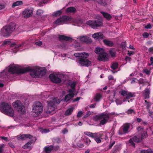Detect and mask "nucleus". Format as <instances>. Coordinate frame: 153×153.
I'll list each match as a JSON object with an SVG mask.
<instances>
[{
	"instance_id": "1",
	"label": "nucleus",
	"mask_w": 153,
	"mask_h": 153,
	"mask_svg": "<svg viewBox=\"0 0 153 153\" xmlns=\"http://www.w3.org/2000/svg\"><path fill=\"white\" fill-rule=\"evenodd\" d=\"M9 72L13 74H23L27 72H29L31 76L34 78L41 77L46 74L44 70L40 68L32 69L30 67L21 68L18 66L10 67L8 69Z\"/></svg>"
},
{
	"instance_id": "2",
	"label": "nucleus",
	"mask_w": 153,
	"mask_h": 153,
	"mask_svg": "<svg viewBox=\"0 0 153 153\" xmlns=\"http://www.w3.org/2000/svg\"><path fill=\"white\" fill-rule=\"evenodd\" d=\"M74 56L79 59L78 63L81 66L88 67L91 65V62L86 59L89 56L88 53H76L74 54Z\"/></svg>"
},
{
	"instance_id": "3",
	"label": "nucleus",
	"mask_w": 153,
	"mask_h": 153,
	"mask_svg": "<svg viewBox=\"0 0 153 153\" xmlns=\"http://www.w3.org/2000/svg\"><path fill=\"white\" fill-rule=\"evenodd\" d=\"M16 26V24L13 22L4 26L1 30V35L4 37L9 36L15 30Z\"/></svg>"
},
{
	"instance_id": "4",
	"label": "nucleus",
	"mask_w": 153,
	"mask_h": 153,
	"mask_svg": "<svg viewBox=\"0 0 153 153\" xmlns=\"http://www.w3.org/2000/svg\"><path fill=\"white\" fill-rule=\"evenodd\" d=\"M0 110L2 112L11 117L14 116V111L11 105L5 102L0 104Z\"/></svg>"
},
{
	"instance_id": "5",
	"label": "nucleus",
	"mask_w": 153,
	"mask_h": 153,
	"mask_svg": "<svg viewBox=\"0 0 153 153\" xmlns=\"http://www.w3.org/2000/svg\"><path fill=\"white\" fill-rule=\"evenodd\" d=\"M111 114V113L104 112L96 115L94 119L95 121H97L100 120H101L100 125H103L108 122L110 118V115Z\"/></svg>"
},
{
	"instance_id": "6",
	"label": "nucleus",
	"mask_w": 153,
	"mask_h": 153,
	"mask_svg": "<svg viewBox=\"0 0 153 153\" xmlns=\"http://www.w3.org/2000/svg\"><path fill=\"white\" fill-rule=\"evenodd\" d=\"M96 20H89L86 22V24L94 29H96L102 26V18L99 15L96 16Z\"/></svg>"
},
{
	"instance_id": "7",
	"label": "nucleus",
	"mask_w": 153,
	"mask_h": 153,
	"mask_svg": "<svg viewBox=\"0 0 153 153\" xmlns=\"http://www.w3.org/2000/svg\"><path fill=\"white\" fill-rule=\"evenodd\" d=\"M12 105L14 108L19 112L24 113L25 111V107L23 105L19 100H17L13 103Z\"/></svg>"
},
{
	"instance_id": "8",
	"label": "nucleus",
	"mask_w": 153,
	"mask_h": 153,
	"mask_svg": "<svg viewBox=\"0 0 153 153\" xmlns=\"http://www.w3.org/2000/svg\"><path fill=\"white\" fill-rule=\"evenodd\" d=\"M49 77L51 80L53 82L58 83L61 82L62 78L63 77V75L62 74L55 75L53 74H51L50 75Z\"/></svg>"
},
{
	"instance_id": "9",
	"label": "nucleus",
	"mask_w": 153,
	"mask_h": 153,
	"mask_svg": "<svg viewBox=\"0 0 153 153\" xmlns=\"http://www.w3.org/2000/svg\"><path fill=\"white\" fill-rule=\"evenodd\" d=\"M131 125L129 123H126L124 124L121 127L119 130L118 133V134L121 135L123 134H125L128 132V130Z\"/></svg>"
},
{
	"instance_id": "10",
	"label": "nucleus",
	"mask_w": 153,
	"mask_h": 153,
	"mask_svg": "<svg viewBox=\"0 0 153 153\" xmlns=\"http://www.w3.org/2000/svg\"><path fill=\"white\" fill-rule=\"evenodd\" d=\"M43 111V106L42 104L39 102H36L33 107V111L36 114L41 113Z\"/></svg>"
},
{
	"instance_id": "11",
	"label": "nucleus",
	"mask_w": 153,
	"mask_h": 153,
	"mask_svg": "<svg viewBox=\"0 0 153 153\" xmlns=\"http://www.w3.org/2000/svg\"><path fill=\"white\" fill-rule=\"evenodd\" d=\"M56 111L55 107V102L52 101H50L48 104V110L47 113L52 114L54 113Z\"/></svg>"
},
{
	"instance_id": "12",
	"label": "nucleus",
	"mask_w": 153,
	"mask_h": 153,
	"mask_svg": "<svg viewBox=\"0 0 153 153\" xmlns=\"http://www.w3.org/2000/svg\"><path fill=\"white\" fill-rule=\"evenodd\" d=\"M70 19V17L68 16H63L57 19L55 22V23L57 25H60L68 21Z\"/></svg>"
},
{
	"instance_id": "13",
	"label": "nucleus",
	"mask_w": 153,
	"mask_h": 153,
	"mask_svg": "<svg viewBox=\"0 0 153 153\" xmlns=\"http://www.w3.org/2000/svg\"><path fill=\"white\" fill-rule=\"evenodd\" d=\"M77 39L81 42L86 44H90L92 42L91 39L86 36H80Z\"/></svg>"
},
{
	"instance_id": "14",
	"label": "nucleus",
	"mask_w": 153,
	"mask_h": 153,
	"mask_svg": "<svg viewBox=\"0 0 153 153\" xmlns=\"http://www.w3.org/2000/svg\"><path fill=\"white\" fill-rule=\"evenodd\" d=\"M33 11L31 8H27L22 12V14L25 18H28L32 15Z\"/></svg>"
},
{
	"instance_id": "15",
	"label": "nucleus",
	"mask_w": 153,
	"mask_h": 153,
	"mask_svg": "<svg viewBox=\"0 0 153 153\" xmlns=\"http://www.w3.org/2000/svg\"><path fill=\"white\" fill-rule=\"evenodd\" d=\"M98 59L104 62L107 61L108 59V54L105 53L102 54H100L99 55Z\"/></svg>"
},
{
	"instance_id": "16",
	"label": "nucleus",
	"mask_w": 153,
	"mask_h": 153,
	"mask_svg": "<svg viewBox=\"0 0 153 153\" xmlns=\"http://www.w3.org/2000/svg\"><path fill=\"white\" fill-rule=\"evenodd\" d=\"M102 95L100 93H97L94 96L91 102H92L93 101H95L96 102H99L102 98Z\"/></svg>"
},
{
	"instance_id": "17",
	"label": "nucleus",
	"mask_w": 153,
	"mask_h": 153,
	"mask_svg": "<svg viewBox=\"0 0 153 153\" xmlns=\"http://www.w3.org/2000/svg\"><path fill=\"white\" fill-rule=\"evenodd\" d=\"M92 37L95 39H102L104 37V35L101 33H97L94 34Z\"/></svg>"
},
{
	"instance_id": "18",
	"label": "nucleus",
	"mask_w": 153,
	"mask_h": 153,
	"mask_svg": "<svg viewBox=\"0 0 153 153\" xmlns=\"http://www.w3.org/2000/svg\"><path fill=\"white\" fill-rule=\"evenodd\" d=\"M58 39L60 41H71L72 40V39L70 37L65 36L63 35H59L58 37Z\"/></svg>"
},
{
	"instance_id": "19",
	"label": "nucleus",
	"mask_w": 153,
	"mask_h": 153,
	"mask_svg": "<svg viewBox=\"0 0 153 153\" xmlns=\"http://www.w3.org/2000/svg\"><path fill=\"white\" fill-rule=\"evenodd\" d=\"M100 13L102 15L103 17L106 19L107 20L109 21L111 19L112 17L110 14L103 11H100Z\"/></svg>"
},
{
	"instance_id": "20",
	"label": "nucleus",
	"mask_w": 153,
	"mask_h": 153,
	"mask_svg": "<svg viewBox=\"0 0 153 153\" xmlns=\"http://www.w3.org/2000/svg\"><path fill=\"white\" fill-rule=\"evenodd\" d=\"M103 42L104 44L107 46L109 47H112L114 45V43L113 42L107 39H103Z\"/></svg>"
},
{
	"instance_id": "21",
	"label": "nucleus",
	"mask_w": 153,
	"mask_h": 153,
	"mask_svg": "<svg viewBox=\"0 0 153 153\" xmlns=\"http://www.w3.org/2000/svg\"><path fill=\"white\" fill-rule=\"evenodd\" d=\"M74 93L69 94L66 95L65 97L64 101L65 102H67L69 101L72 98L74 97Z\"/></svg>"
},
{
	"instance_id": "22",
	"label": "nucleus",
	"mask_w": 153,
	"mask_h": 153,
	"mask_svg": "<svg viewBox=\"0 0 153 153\" xmlns=\"http://www.w3.org/2000/svg\"><path fill=\"white\" fill-rule=\"evenodd\" d=\"M76 11V8L73 7H71L67 8L65 10V12L67 13H75Z\"/></svg>"
},
{
	"instance_id": "23",
	"label": "nucleus",
	"mask_w": 153,
	"mask_h": 153,
	"mask_svg": "<svg viewBox=\"0 0 153 153\" xmlns=\"http://www.w3.org/2000/svg\"><path fill=\"white\" fill-rule=\"evenodd\" d=\"M95 52L99 55L105 53L104 50L103 48H100L99 47L97 48L95 50Z\"/></svg>"
},
{
	"instance_id": "24",
	"label": "nucleus",
	"mask_w": 153,
	"mask_h": 153,
	"mask_svg": "<svg viewBox=\"0 0 153 153\" xmlns=\"http://www.w3.org/2000/svg\"><path fill=\"white\" fill-rule=\"evenodd\" d=\"M53 149L52 146H45L44 148L45 152L47 153H50L51 151Z\"/></svg>"
},
{
	"instance_id": "25",
	"label": "nucleus",
	"mask_w": 153,
	"mask_h": 153,
	"mask_svg": "<svg viewBox=\"0 0 153 153\" xmlns=\"http://www.w3.org/2000/svg\"><path fill=\"white\" fill-rule=\"evenodd\" d=\"M144 94V99H148L149 98V94L150 91L148 88H146L145 89Z\"/></svg>"
},
{
	"instance_id": "26",
	"label": "nucleus",
	"mask_w": 153,
	"mask_h": 153,
	"mask_svg": "<svg viewBox=\"0 0 153 153\" xmlns=\"http://www.w3.org/2000/svg\"><path fill=\"white\" fill-rule=\"evenodd\" d=\"M74 109V108L73 107H71V108H68L65 112V115L67 116L71 115Z\"/></svg>"
},
{
	"instance_id": "27",
	"label": "nucleus",
	"mask_w": 153,
	"mask_h": 153,
	"mask_svg": "<svg viewBox=\"0 0 153 153\" xmlns=\"http://www.w3.org/2000/svg\"><path fill=\"white\" fill-rule=\"evenodd\" d=\"M132 138L133 141L136 143H139L142 141V139L140 136L138 137L136 136H135L133 137Z\"/></svg>"
},
{
	"instance_id": "28",
	"label": "nucleus",
	"mask_w": 153,
	"mask_h": 153,
	"mask_svg": "<svg viewBox=\"0 0 153 153\" xmlns=\"http://www.w3.org/2000/svg\"><path fill=\"white\" fill-rule=\"evenodd\" d=\"M96 1L101 6L105 7L107 5V2L105 0H97Z\"/></svg>"
},
{
	"instance_id": "29",
	"label": "nucleus",
	"mask_w": 153,
	"mask_h": 153,
	"mask_svg": "<svg viewBox=\"0 0 153 153\" xmlns=\"http://www.w3.org/2000/svg\"><path fill=\"white\" fill-rule=\"evenodd\" d=\"M84 133L85 134L92 138H93L97 137V133H92L86 131L84 132Z\"/></svg>"
},
{
	"instance_id": "30",
	"label": "nucleus",
	"mask_w": 153,
	"mask_h": 153,
	"mask_svg": "<svg viewBox=\"0 0 153 153\" xmlns=\"http://www.w3.org/2000/svg\"><path fill=\"white\" fill-rule=\"evenodd\" d=\"M23 4V2L22 1H19L13 3L12 7L13 8L15 7L16 6H17Z\"/></svg>"
},
{
	"instance_id": "31",
	"label": "nucleus",
	"mask_w": 153,
	"mask_h": 153,
	"mask_svg": "<svg viewBox=\"0 0 153 153\" xmlns=\"http://www.w3.org/2000/svg\"><path fill=\"white\" fill-rule=\"evenodd\" d=\"M84 142L87 146H88L91 142V140L88 137H85L83 139Z\"/></svg>"
},
{
	"instance_id": "32",
	"label": "nucleus",
	"mask_w": 153,
	"mask_h": 153,
	"mask_svg": "<svg viewBox=\"0 0 153 153\" xmlns=\"http://www.w3.org/2000/svg\"><path fill=\"white\" fill-rule=\"evenodd\" d=\"M101 134H100L99 136L98 135L97 133V137H94L95 141L98 143H100L101 142V140L100 138V137H101Z\"/></svg>"
},
{
	"instance_id": "33",
	"label": "nucleus",
	"mask_w": 153,
	"mask_h": 153,
	"mask_svg": "<svg viewBox=\"0 0 153 153\" xmlns=\"http://www.w3.org/2000/svg\"><path fill=\"white\" fill-rule=\"evenodd\" d=\"M111 68L113 70L117 69L118 67V64L117 62H114L112 64L111 66Z\"/></svg>"
},
{
	"instance_id": "34",
	"label": "nucleus",
	"mask_w": 153,
	"mask_h": 153,
	"mask_svg": "<svg viewBox=\"0 0 153 153\" xmlns=\"http://www.w3.org/2000/svg\"><path fill=\"white\" fill-rule=\"evenodd\" d=\"M147 136V134L146 132L144 131L141 133V135L140 137L143 140L144 138H146Z\"/></svg>"
},
{
	"instance_id": "35",
	"label": "nucleus",
	"mask_w": 153,
	"mask_h": 153,
	"mask_svg": "<svg viewBox=\"0 0 153 153\" xmlns=\"http://www.w3.org/2000/svg\"><path fill=\"white\" fill-rule=\"evenodd\" d=\"M119 149V146L118 145L115 146L111 153H117Z\"/></svg>"
},
{
	"instance_id": "36",
	"label": "nucleus",
	"mask_w": 153,
	"mask_h": 153,
	"mask_svg": "<svg viewBox=\"0 0 153 153\" xmlns=\"http://www.w3.org/2000/svg\"><path fill=\"white\" fill-rule=\"evenodd\" d=\"M135 96L134 94L132 93H131L129 92L127 93V95H126V99L127 100L129 99L130 98L133 97Z\"/></svg>"
},
{
	"instance_id": "37",
	"label": "nucleus",
	"mask_w": 153,
	"mask_h": 153,
	"mask_svg": "<svg viewBox=\"0 0 153 153\" xmlns=\"http://www.w3.org/2000/svg\"><path fill=\"white\" fill-rule=\"evenodd\" d=\"M127 93V91L125 90H122L119 92L120 94L124 96H126Z\"/></svg>"
},
{
	"instance_id": "38",
	"label": "nucleus",
	"mask_w": 153,
	"mask_h": 153,
	"mask_svg": "<svg viewBox=\"0 0 153 153\" xmlns=\"http://www.w3.org/2000/svg\"><path fill=\"white\" fill-rule=\"evenodd\" d=\"M128 143L130 144V145L133 146L134 147H135V144L134 143V142L133 140L132 139V138H131L130 139V140L128 141Z\"/></svg>"
},
{
	"instance_id": "39",
	"label": "nucleus",
	"mask_w": 153,
	"mask_h": 153,
	"mask_svg": "<svg viewBox=\"0 0 153 153\" xmlns=\"http://www.w3.org/2000/svg\"><path fill=\"white\" fill-rule=\"evenodd\" d=\"M152 151L150 149H148L146 150H142L140 152V153H152Z\"/></svg>"
},
{
	"instance_id": "40",
	"label": "nucleus",
	"mask_w": 153,
	"mask_h": 153,
	"mask_svg": "<svg viewBox=\"0 0 153 153\" xmlns=\"http://www.w3.org/2000/svg\"><path fill=\"white\" fill-rule=\"evenodd\" d=\"M62 12L61 10H59L55 13L53 15L56 17L59 16L61 14Z\"/></svg>"
},
{
	"instance_id": "41",
	"label": "nucleus",
	"mask_w": 153,
	"mask_h": 153,
	"mask_svg": "<svg viewBox=\"0 0 153 153\" xmlns=\"http://www.w3.org/2000/svg\"><path fill=\"white\" fill-rule=\"evenodd\" d=\"M110 55L112 57H114L115 56V52L113 50H110L109 51Z\"/></svg>"
},
{
	"instance_id": "42",
	"label": "nucleus",
	"mask_w": 153,
	"mask_h": 153,
	"mask_svg": "<svg viewBox=\"0 0 153 153\" xmlns=\"http://www.w3.org/2000/svg\"><path fill=\"white\" fill-rule=\"evenodd\" d=\"M138 132H141V133L144 131V128L141 126H138L137 128Z\"/></svg>"
},
{
	"instance_id": "43",
	"label": "nucleus",
	"mask_w": 153,
	"mask_h": 153,
	"mask_svg": "<svg viewBox=\"0 0 153 153\" xmlns=\"http://www.w3.org/2000/svg\"><path fill=\"white\" fill-rule=\"evenodd\" d=\"M126 112V113H127V114H132V113H134V114H135V112L133 110L131 109H130L128 110Z\"/></svg>"
},
{
	"instance_id": "44",
	"label": "nucleus",
	"mask_w": 153,
	"mask_h": 153,
	"mask_svg": "<svg viewBox=\"0 0 153 153\" xmlns=\"http://www.w3.org/2000/svg\"><path fill=\"white\" fill-rule=\"evenodd\" d=\"M43 13V11L41 9H39L37 10L36 13L38 15L41 16Z\"/></svg>"
},
{
	"instance_id": "45",
	"label": "nucleus",
	"mask_w": 153,
	"mask_h": 153,
	"mask_svg": "<svg viewBox=\"0 0 153 153\" xmlns=\"http://www.w3.org/2000/svg\"><path fill=\"white\" fill-rule=\"evenodd\" d=\"M4 146V145L3 144H1L0 146V153H2L3 152Z\"/></svg>"
},
{
	"instance_id": "46",
	"label": "nucleus",
	"mask_w": 153,
	"mask_h": 153,
	"mask_svg": "<svg viewBox=\"0 0 153 153\" xmlns=\"http://www.w3.org/2000/svg\"><path fill=\"white\" fill-rule=\"evenodd\" d=\"M150 63H149L148 64V66H150L152 65L153 66V57H151L150 59Z\"/></svg>"
},
{
	"instance_id": "47",
	"label": "nucleus",
	"mask_w": 153,
	"mask_h": 153,
	"mask_svg": "<svg viewBox=\"0 0 153 153\" xmlns=\"http://www.w3.org/2000/svg\"><path fill=\"white\" fill-rule=\"evenodd\" d=\"M24 136V134H23L21 135L19 137H18V140H19L21 139L22 140H25L26 139L25 137Z\"/></svg>"
},
{
	"instance_id": "48",
	"label": "nucleus",
	"mask_w": 153,
	"mask_h": 153,
	"mask_svg": "<svg viewBox=\"0 0 153 153\" xmlns=\"http://www.w3.org/2000/svg\"><path fill=\"white\" fill-rule=\"evenodd\" d=\"M25 134V139H27V138H31V137H32V136L30 134Z\"/></svg>"
},
{
	"instance_id": "49",
	"label": "nucleus",
	"mask_w": 153,
	"mask_h": 153,
	"mask_svg": "<svg viewBox=\"0 0 153 153\" xmlns=\"http://www.w3.org/2000/svg\"><path fill=\"white\" fill-rule=\"evenodd\" d=\"M143 36L144 38H147L149 36V34L147 32H145L143 34Z\"/></svg>"
},
{
	"instance_id": "50",
	"label": "nucleus",
	"mask_w": 153,
	"mask_h": 153,
	"mask_svg": "<svg viewBox=\"0 0 153 153\" xmlns=\"http://www.w3.org/2000/svg\"><path fill=\"white\" fill-rule=\"evenodd\" d=\"M121 45L123 49L125 48L126 46V42H122L121 43Z\"/></svg>"
},
{
	"instance_id": "51",
	"label": "nucleus",
	"mask_w": 153,
	"mask_h": 153,
	"mask_svg": "<svg viewBox=\"0 0 153 153\" xmlns=\"http://www.w3.org/2000/svg\"><path fill=\"white\" fill-rule=\"evenodd\" d=\"M91 114V113L90 111L87 112V114L85 115L83 117V118H85L89 116Z\"/></svg>"
},
{
	"instance_id": "52",
	"label": "nucleus",
	"mask_w": 153,
	"mask_h": 153,
	"mask_svg": "<svg viewBox=\"0 0 153 153\" xmlns=\"http://www.w3.org/2000/svg\"><path fill=\"white\" fill-rule=\"evenodd\" d=\"M115 143V142L114 141L112 143H110L109 145H108L109 148L108 149H111L112 148V147L114 145V144Z\"/></svg>"
},
{
	"instance_id": "53",
	"label": "nucleus",
	"mask_w": 153,
	"mask_h": 153,
	"mask_svg": "<svg viewBox=\"0 0 153 153\" xmlns=\"http://www.w3.org/2000/svg\"><path fill=\"white\" fill-rule=\"evenodd\" d=\"M143 71L147 75H149L150 74V71L147 69H144Z\"/></svg>"
},
{
	"instance_id": "54",
	"label": "nucleus",
	"mask_w": 153,
	"mask_h": 153,
	"mask_svg": "<svg viewBox=\"0 0 153 153\" xmlns=\"http://www.w3.org/2000/svg\"><path fill=\"white\" fill-rule=\"evenodd\" d=\"M35 44L37 45L40 46L42 45V42L41 41H39L36 42L35 43Z\"/></svg>"
},
{
	"instance_id": "55",
	"label": "nucleus",
	"mask_w": 153,
	"mask_h": 153,
	"mask_svg": "<svg viewBox=\"0 0 153 153\" xmlns=\"http://www.w3.org/2000/svg\"><path fill=\"white\" fill-rule=\"evenodd\" d=\"M139 84H143L144 83V80L143 79L140 78L138 81Z\"/></svg>"
},
{
	"instance_id": "56",
	"label": "nucleus",
	"mask_w": 153,
	"mask_h": 153,
	"mask_svg": "<svg viewBox=\"0 0 153 153\" xmlns=\"http://www.w3.org/2000/svg\"><path fill=\"white\" fill-rule=\"evenodd\" d=\"M145 27L146 29H151L152 28V26L150 24H149L146 26Z\"/></svg>"
},
{
	"instance_id": "57",
	"label": "nucleus",
	"mask_w": 153,
	"mask_h": 153,
	"mask_svg": "<svg viewBox=\"0 0 153 153\" xmlns=\"http://www.w3.org/2000/svg\"><path fill=\"white\" fill-rule=\"evenodd\" d=\"M82 114V111H79L77 115V117H80L81 116Z\"/></svg>"
},
{
	"instance_id": "58",
	"label": "nucleus",
	"mask_w": 153,
	"mask_h": 153,
	"mask_svg": "<svg viewBox=\"0 0 153 153\" xmlns=\"http://www.w3.org/2000/svg\"><path fill=\"white\" fill-rule=\"evenodd\" d=\"M11 43V42L10 41H4L2 44L3 45H6L8 44H10Z\"/></svg>"
},
{
	"instance_id": "59",
	"label": "nucleus",
	"mask_w": 153,
	"mask_h": 153,
	"mask_svg": "<svg viewBox=\"0 0 153 153\" xmlns=\"http://www.w3.org/2000/svg\"><path fill=\"white\" fill-rule=\"evenodd\" d=\"M32 143V142L31 141H30L27 142L25 144L26 145V146H27V147H29L30 146L31 144Z\"/></svg>"
},
{
	"instance_id": "60",
	"label": "nucleus",
	"mask_w": 153,
	"mask_h": 153,
	"mask_svg": "<svg viewBox=\"0 0 153 153\" xmlns=\"http://www.w3.org/2000/svg\"><path fill=\"white\" fill-rule=\"evenodd\" d=\"M62 132L63 134H65L68 132V130L67 128H65L62 131Z\"/></svg>"
},
{
	"instance_id": "61",
	"label": "nucleus",
	"mask_w": 153,
	"mask_h": 153,
	"mask_svg": "<svg viewBox=\"0 0 153 153\" xmlns=\"http://www.w3.org/2000/svg\"><path fill=\"white\" fill-rule=\"evenodd\" d=\"M75 86V84L74 83V82L71 84L70 86L71 88L73 89L74 88Z\"/></svg>"
},
{
	"instance_id": "62",
	"label": "nucleus",
	"mask_w": 153,
	"mask_h": 153,
	"mask_svg": "<svg viewBox=\"0 0 153 153\" xmlns=\"http://www.w3.org/2000/svg\"><path fill=\"white\" fill-rule=\"evenodd\" d=\"M1 138L3 140H4L7 141H9L8 138L6 137H1Z\"/></svg>"
},
{
	"instance_id": "63",
	"label": "nucleus",
	"mask_w": 153,
	"mask_h": 153,
	"mask_svg": "<svg viewBox=\"0 0 153 153\" xmlns=\"http://www.w3.org/2000/svg\"><path fill=\"white\" fill-rule=\"evenodd\" d=\"M125 59L126 61H130V60L131 59V58L130 57H128V56H126V57Z\"/></svg>"
},
{
	"instance_id": "64",
	"label": "nucleus",
	"mask_w": 153,
	"mask_h": 153,
	"mask_svg": "<svg viewBox=\"0 0 153 153\" xmlns=\"http://www.w3.org/2000/svg\"><path fill=\"white\" fill-rule=\"evenodd\" d=\"M149 115L151 118H153V112L150 111L149 112Z\"/></svg>"
}]
</instances>
